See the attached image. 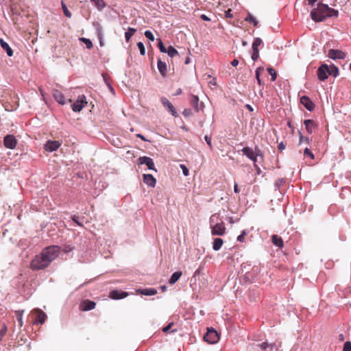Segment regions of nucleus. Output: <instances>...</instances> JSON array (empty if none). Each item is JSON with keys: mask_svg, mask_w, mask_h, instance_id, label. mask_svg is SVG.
Segmentation results:
<instances>
[{"mask_svg": "<svg viewBox=\"0 0 351 351\" xmlns=\"http://www.w3.org/2000/svg\"><path fill=\"white\" fill-rule=\"evenodd\" d=\"M32 312L36 315V320L34 324L40 323L43 324L45 323L47 318V315L42 310L39 308H35Z\"/></svg>", "mask_w": 351, "mask_h": 351, "instance_id": "nucleus-7", "label": "nucleus"}, {"mask_svg": "<svg viewBox=\"0 0 351 351\" xmlns=\"http://www.w3.org/2000/svg\"><path fill=\"white\" fill-rule=\"evenodd\" d=\"M174 323L171 322L169 323L167 326L164 327L162 328V331L165 333L168 332L169 330L171 328V327L173 326Z\"/></svg>", "mask_w": 351, "mask_h": 351, "instance_id": "nucleus-52", "label": "nucleus"}, {"mask_svg": "<svg viewBox=\"0 0 351 351\" xmlns=\"http://www.w3.org/2000/svg\"><path fill=\"white\" fill-rule=\"evenodd\" d=\"M223 243V241L220 238H216L214 239L213 243V249L215 251H218L221 249L222 245Z\"/></svg>", "mask_w": 351, "mask_h": 351, "instance_id": "nucleus-24", "label": "nucleus"}, {"mask_svg": "<svg viewBox=\"0 0 351 351\" xmlns=\"http://www.w3.org/2000/svg\"><path fill=\"white\" fill-rule=\"evenodd\" d=\"M204 140L206 141L207 145L209 146L210 149L213 148V145L211 143V138L207 135L204 136Z\"/></svg>", "mask_w": 351, "mask_h": 351, "instance_id": "nucleus-51", "label": "nucleus"}, {"mask_svg": "<svg viewBox=\"0 0 351 351\" xmlns=\"http://www.w3.org/2000/svg\"><path fill=\"white\" fill-rule=\"evenodd\" d=\"M161 103L162 106L167 108L173 117H176L178 116L174 106L167 98L162 97L161 99Z\"/></svg>", "mask_w": 351, "mask_h": 351, "instance_id": "nucleus-11", "label": "nucleus"}, {"mask_svg": "<svg viewBox=\"0 0 351 351\" xmlns=\"http://www.w3.org/2000/svg\"><path fill=\"white\" fill-rule=\"evenodd\" d=\"M278 149H279L280 151H282V150H284V149H285L286 145L284 144V143H283V142H280V143L278 144Z\"/></svg>", "mask_w": 351, "mask_h": 351, "instance_id": "nucleus-55", "label": "nucleus"}, {"mask_svg": "<svg viewBox=\"0 0 351 351\" xmlns=\"http://www.w3.org/2000/svg\"><path fill=\"white\" fill-rule=\"evenodd\" d=\"M136 29L132 27H129L128 31L125 33V40L127 42H129L131 37L134 35V34L136 32Z\"/></svg>", "mask_w": 351, "mask_h": 351, "instance_id": "nucleus-27", "label": "nucleus"}, {"mask_svg": "<svg viewBox=\"0 0 351 351\" xmlns=\"http://www.w3.org/2000/svg\"><path fill=\"white\" fill-rule=\"evenodd\" d=\"M238 64H239V61H238V60H237V59H234V60L231 62V64H232V66H237L238 65Z\"/></svg>", "mask_w": 351, "mask_h": 351, "instance_id": "nucleus-60", "label": "nucleus"}, {"mask_svg": "<svg viewBox=\"0 0 351 351\" xmlns=\"http://www.w3.org/2000/svg\"><path fill=\"white\" fill-rule=\"evenodd\" d=\"M241 151L249 159H253L254 156H256L254 150L249 147H243Z\"/></svg>", "mask_w": 351, "mask_h": 351, "instance_id": "nucleus-22", "label": "nucleus"}, {"mask_svg": "<svg viewBox=\"0 0 351 351\" xmlns=\"http://www.w3.org/2000/svg\"><path fill=\"white\" fill-rule=\"evenodd\" d=\"M311 18L315 22H322L328 17H337L339 12L329 8L328 5L318 3L317 7L312 9L310 12Z\"/></svg>", "mask_w": 351, "mask_h": 351, "instance_id": "nucleus-2", "label": "nucleus"}, {"mask_svg": "<svg viewBox=\"0 0 351 351\" xmlns=\"http://www.w3.org/2000/svg\"><path fill=\"white\" fill-rule=\"evenodd\" d=\"M220 221H223L222 219L220 218L219 215L215 213L210 216L209 223L210 226L212 227L214 226V224L219 223Z\"/></svg>", "mask_w": 351, "mask_h": 351, "instance_id": "nucleus-21", "label": "nucleus"}, {"mask_svg": "<svg viewBox=\"0 0 351 351\" xmlns=\"http://www.w3.org/2000/svg\"><path fill=\"white\" fill-rule=\"evenodd\" d=\"M80 40L86 45L87 49H90L93 47V43L90 39L86 38H80Z\"/></svg>", "mask_w": 351, "mask_h": 351, "instance_id": "nucleus-34", "label": "nucleus"}, {"mask_svg": "<svg viewBox=\"0 0 351 351\" xmlns=\"http://www.w3.org/2000/svg\"><path fill=\"white\" fill-rule=\"evenodd\" d=\"M166 53L171 58L178 55V51L172 46H169L167 49Z\"/></svg>", "mask_w": 351, "mask_h": 351, "instance_id": "nucleus-29", "label": "nucleus"}, {"mask_svg": "<svg viewBox=\"0 0 351 351\" xmlns=\"http://www.w3.org/2000/svg\"><path fill=\"white\" fill-rule=\"evenodd\" d=\"M272 243L278 247L282 248L283 247V241L282 238L276 234L272 236Z\"/></svg>", "mask_w": 351, "mask_h": 351, "instance_id": "nucleus-23", "label": "nucleus"}, {"mask_svg": "<svg viewBox=\"0 0 351 351\" xmlns=\"http://www.w3.org/2000/svg\"><path fill=\"white\" fill-rule=\"evenodd\" d=\"M260 347L265 351H274V346L273 344H269L267 342H264L260 345Z\"/></svg>", "mask_w": 351, "mask_h": 351, "instance_id": "nucleus-30", "label": "nucleus"}, {"mask_svg": "<svg viewBox=\"0 0 351 351\" xmlns=\"http://www.w3.org/2000/svg\"><path fill=\"white\" fill-rule=\"evenodd\" d=\"M262 40L260 38H256L252 43V49H258V46L262 44Z\"/></svg>", "mask_w": 351, "mask_h": 351, "instance_id": "nucleus-38", "label": "nucleus"}, {"mask_svg": "<svg viewBox=\"0 0 351 351\" xmlns=\"http://www.w3.org/2000/svg\"><path fill=\"white\" fill-rule=\"evenodd\" d=\"M95 303L94 302L90 301V300H85L82 304V309L83 311H90L95 307Z\"/></svg>", "mask_w": 351, "mask_h": 351, "instance_id": "nucleus-20", "label": "nucleus"}, {"mask_svg": "<svg viewBox=\"0 0 351 351\" xmlns=\"http://www.w3.org/2000/svg\"><path fill=\"white\" fill-rule=\"evenodd\" d=\"M246 230H243L241 234L237 237V241L243 242L245 241V237L246 236Z\"/></svg>", "mask_w": 351, "mask_h": 351, "instance_id": "nucleus-45", "label": "nucleus"}, {"mask_svg": "<svg viewBox=\"0 0 351 351\" xmlns=\"http://www.w3.org/2000/svg\"><path fill=\"white\" fill-rule=\"evenodd\" d=\"M158 48L162 53H166L167 48L163 45V43L162 42L161 39H158Z\"/></svg>", "mask_w": 351, "mask_h": 351, "instance_id": "nucleus-44", "label": "nucleus"}, {"mask_svg": "<svg viewBox=\"0 0 351 351\" xmlns=\"http://www.w3.org/2000/svg\"><path fill=\"white\" fill-rule=\"evenodd\" d=\"M300 103L308 110L312 111L315 108V104L307 96H302L300 98Z\"/></svg>", "mask_w": 351, "mask_h": 351, "instance_id": "nucleus-13", "label": "nucleus"}, {"mask_svg": "<svg viewBox=\"0 0 351 351\" xmlns=\"http://www.w3.org/2000/svg\"><path fill=\"white\" fill-rule=\"evenodd\" d=\"M61 5H62V10H63V12H64V14L68 17V18H71L72 14L71 13L69 12V10H68L66 4L64 3V1H62L61 3Z\"/></svg>", "mask_w": 351, "mask_h": 351, "instance_id": "nucleus-35", "label": "nucleus"}, {"mask_svg": "<svg viewBox=\"0 0 351 351\" xmlns=\"http://www.w3.org/2000/svg\"><path fill=\"white\" fill-rule=\"evenodd\" d=\"M181 276H182V272L181 271H176V272H174L171 275V278L169 280V284H171V285L175 284L179 280V278L181 277Z\"/></svg>", "mask_w": 351, "mask_h": 351, "instance_id": "nucleus-25", "label": "nucleus"}, {"mask_svg": "<svg viewBox=\"0 0 351 351\" xmlns=\"http://www.w3.org/2000/svg\"><path fill=\"white\" fill-rule=\"evenodd\" d=\"M299 143L301 144H306L308 145L310 143V140L308 137L303 136L302 134L300 135Z\"/></svg>", "mask_w": 351, "mask_h": 351, "instance_id": "nucleus-39", "label": "nucleus"}, {"mask_svg": "<svg viewBox=\"0 0 351 351\" xmlns=\"http://www.w3.org/2000/svg\"><path fill=\"white\" fill-rule=\"evenodd\" d=\"M103 77H104V80L106 84V85L108 86V87L109 88V90H110V92L112 93H114V88H112V86L108 83V82L107 81L106 78V76L104 75H103Z\"/></svg>", "mask_w": 351, "mask_h": 351, "instance_id": "nucleus-54", "label": "nucleus"}, {"mask_svg": "<svg viewBox=\"0 0 351 351\" xmlns=\"http://www.w3.org/2000/svg\"><path fill=\"white\" fill-rule=\"evenodd\" d=\"M328 56L333 60L336 59H344L346 56V53L339 49H331L328 52Z\"/></svg>", "mask_w": 351, "mask_h": 351, "instance_id": "nucleus-9", "label": "nucleus"}, {"mask_svg": "<svg viewBox=\"0 0 351 351\" xmlns=\"http://www.w3.org/2000/svg\"><path fill=\"white\" fill-rule=\"evenodd\" d=\"M71 250H72V248H71V247H69V246H66V247H65V249H64V251H65L66 252H71Z\"/></svg>", "mask_w": 351, "mask_h": 351, "instance_id": "nucleus-64", "label": "nucleus"}, {"mask_svg": "<svg viewBox=\"0 0 351 351\" xmlns=\"http://www.w3.org/2000/svg\"><path fill=\"white\" fill-rule=\"evenodd\" d=\"M267 71L271 77V81H275L276 79V73L275 70L272 68H268Z\"/></svg>", "mask_w": 351, "mask_h": 351, "instance_id": "nucleus-42", "label": "nucleus"}, {"mask_svg": "<svg viewBox=\"0 0 351 351\" xmlns=\"http://www.w3.org/2000/svg\"><path fill=\"white\" fill-rule=\"evenodd\" d=\"M23 313H24V311L23 310H19V311H16L15 312L16 313V318H17V320L19 322V326L20 327H22L23 325Z\"/></svg>", "mask_w": 351, "mask_h": 351, "instance_id": "nucleus-28", "label": "nucleus"}, {"mask_svg": "<svg viewBox=\"0 0 351 351\" xmlns=\"http://www.w3.org/2000/svg\"><path fill=\"white\" fill-rule=\"evenodd\" d=\"M211 228V233L213 235L222 236L226 232V226L223 221H220L219 223L214 224Z\"/></svg>", "mask_w": 351, "mask_h": 351, "instance_id": "nucleus-6", "label": "nucleus"}, {"mask_svg": "<svg viewBox=\"0 0 351 351\" xmlns=\"http://www.w3.org/2000/svg\"><path fill=\"white\" fill-rule=\"evenodd\" d=\"M329 74V66L326 64H322L317 69V75L320 81H324L327 79Z\"/></svg>", "mask_w": 351, "mask_h": 351, "instance_id": "nucleus-5", "label": "nucleus"}, {"mask_svg": "<svg viewBox=\"0 0 351 351\" xmlns=\"http://www.w3.org/2000/svg\"><path fill=\"white\" fill-rule=\"evenodd\" d=\"M226 17H232V15L231 14V10H228L226 12Z\"/></svg>", "mask_w": 351, "mask_h": 351, "instance_id": "nucleus-61", "label": "nucleus"}, {"mask_svg": "<svg viewBox=\"0 0 351 351\" xmlns=\"http://www.w3.org/2000/svg\"><path fill=\"white\" fill-rule=\"evenodd\" d=\"M138 163L140 165H145L147 168L150 170H154L156 171V169L154 167V162L153 160L147 156H143L140 157L138 158Z\"/></svg>", "mask_w": 351, "mask_h": 351, "instance_id": "nucleus-12", "label": "nucleus"}, {"mask_svg": "<svg viewBox=\"0 0 351 351\" xmlns=\"http://www.w3.org/2000/svg\"><path fill=\"white\" fill-rule=\"evenodd\" d=\"M136 136L140 138L141 140L144 141H147V139L145 138L144 136H143L142 134H136Z\"/></svg>", "mask_w": 351, "mask_h": 351, "instance_id": "nucleus-63", "label": "nucleus"}, {"mask_svg": "<svg viewBox=\"0 0 351 351\" xmlns=\"http://www.w3.org/2000/svg\"><path fill=\"white\" fill-rule=\"evenodd\" d=\"M329 75H332L334 77H337L339 72L337 67L334 65H331L330 66H329Z\"/></svg>", "mask_w": 351, "mask_h": 351, "instance_id": "nucleus-36", "label": "nucleus"}, {"mask_svg": "<svg viewBox=\"0 0 351 351\" xmlns=\"http://www.w3.org/2000/svg\"><path fill=\"white\" fill-rule=\"evenodd\" d=\"M3 143L6 148L12 149L15 148L17 141L13 135H7L4 137Z\"/></svg>", "mask_w": 351, "mask_h": 351, "instance_id": "nucleus-8", "label": "nucleus"}, {"mask_svg": "<svg viewBox=\"0 0 351 351\" xmlns=\"http://www.w3.org/2000/svg\"><path fill=\"white\" fill-rule=\"evenodd\" d=\"M0 45L2 49L5 51L7 55L10 57L13 56V51L11 49V47L9 46V45L4 41L3 39L0 38Z\"/></svg>", "mask_w": 351, "mask_h": 351, "instance_id": "nucleus-18", "label": "nucleus"}, {"mask_svg": "<svg viewBox=\"0 0 351 351\" xmlns=\"http://www.w3.org/2000/svg\"><path fill=\"white\" fill-rule=\"evenodd\" d=\"M190 103L196 111H198L199 97L196 95H192L190 99Z\"/></svg>", "mask_w": 351, "mask_h": 351, "instance_id": "nucleus-26", "label": "nucleus"}, {"mask_svg": "<svg viewBox=\"0 0 351 351\" xmlns=\"http://www.w3.org/2000/svg\"><path fill=\"white\" fill-rule=\"evenodd\" d=\"M73 220L79 226H82V223L78 220V217L76 216H74L73 217Z\"/></svg>", "mask_w": 351, "mask_h": 351, "instance_id": "nucleus-57", "label": "nucleus"}, {"mask_svg": "<svg viewBox=\"0 0 351 351\" xmlns=\"http://www.w3.org/2000/svg\"><path fill=\"white\" fill-rule=\"evenodd\" d=\"M200 17L203 21H210V19L206 14H202Z\"/></svg>", "mask_w": 351, "mask_h": 351, "instance_id": "nucleus-58", "label": "nucleus"}, {"mask_svg": "<svg viewBox=\"0 0 351 351\" xmlns=\"http://www.w3.org/2000/svg\"><path fill=\"white\" fill-rule=\"evenodd\" d=\"M143 181L146 184L152 187H154L156 183V179L151 174H144Z\"/></svg>", "mask_w": 351, "mask_h": 351, "instance_id": "nucleus-15", "label": "nucleus"}, {"mask_svg": "<svg viewBox=\"0 0 351 351\" xmlns=\"http://www.w3.org/2000/svg\"><path fill=\"white\" fill-rule=\"evenodd\" d=\"M304 156H309L311 159L314 158L313 154L310 151V149L308 147H306L304 152Z\"/></svg>", "mask_w": 351, "mask_h": 351, "instance_id": "nucleus-48", "label": "nucleus"}, {"mask_svg": "<svg viewBox=\"0 0 351 351\" xmlns=\"http://www.w3.org/2000/svg\"><path fill=\"white\" fill-rule=\"evenodd\" d=\"M87 104L85 95H80L77 101L72 105V110L74 112H80Z\"/></svg>", "mask_w": 351, "mask_h": 351, "instance_id": "nucleus-4", "label": "nucleus"}, {"mask_svg": "<svg viewBox=\"0 0 351 351\" xmlns=\"http://www.w3.org/2000/svg\"><path fill=\"white\" fill-rule=\"evenodd\" d=\"M343 351H351V342L346 341L343 345Z\"/></svg>", "mask_w": 351, "mask_h": 351, "instance_id": "nucleus-49", "label": "nucleus"}, {"mask_svg": "<svg viewBox=\"0 0 351 351\" xmlns=\"http://www.w3.org/2000/svg\"><path fill=\"white\" fill-rule=\"evenodd\" d=\"M264 71V69L263 67H258L256 70V78L257 80V82L258 84L261 86L262 84L261 80L260 79V75L261 72Z\"/></svg>", "mask_w": 351, "mask_h": 351, "instance_id": "nucleus-37", "label": "nucleus"}, {"mask_svg": "<svg viewBox=\"0 0 351 351\" xmlns=\"http://www.w3.org/2000/svg\"><path fill=\"white\" fill-rule=\"evenodd\" d=\"M145 36L149 40H151V41H154V34H152V32L151 31H149V30L145 31Z\"/></svg>", "mask_w": 351, "mask_h": 351, "instance_id": "nucleus-43", "label": "nucleus"}, {"mask_svg": "<svg viewBox=\"0 0 351 351\" xmlns=\"http://www.w3.org/2000/svg\"><path fill=\"white\" fill-rule=\"evenodd\" d=\"M60 254V247L52 245L45 247L41 253L36 255L31 262L30 267L33 270H41L48 267Z\"/></svg>", "mask_w": 351, "mask_h": 351, "instance_id": "nucleus-1", "label": "nucleus"}, {"mask_svg": "<svg viewBox=\"0 0 351 351\" xmlns=\"http://www.w3.org/2000/svg\"><path fill=\"white\" fill-rule=\"evenodd\" d=\"M128 295L127 292L113 290L110 293V298L113 300H119L125 298Z\"/></svg>", "mask_w": 351, "mask_h": 351, "instance_id": "nucleus-14", "label": "nucleus"}, {"mask_svg": "<svg viewBox=\"0 0 351 351\" xmlns=\"http://www.w3.org/2000/svg\"><path fill=\"white\" fill-rule=\"evenodd\" d=\"M252 50H253V53L252 54V59L254 61H256L259 57L258 49H252Z\"/></svg>", "mask_w": 351, "mask_h": 351, "instance_id": "nucleus-47", "label": "nucleus"}, {"mask_svg": "<svg viewBox=\"0 0 351 351\" xmlns=\"http://www.w3.org/2000/svg\"><path fill=\"white\" fill-rule=\"evenodd\" d=\"M157 291L154 289H145L141 291V293L145 295H154Z\"/></svg>", "mask_w": 351, "mask_h": 351, "instance_id": "nucleus-33", "label": "nucleus"}, {"mask_svg": "<svg viewBox=\"0 0 351 351\" xmlns=\"http://www.w3.org/2000/svg\"><path fill=\"white\" fill-rule=\"evenodd\" d=\"M96 32H97V36L98 39L99 40L104 39L103 29H102V27L99 24H97L96 26Z\"/></svg>", "mask_w": 351, "mask_h": 351, "instance_id": "nucleus-31", "label": "nucleus"}, {"mask_svg": "<svg viewBox=\"0 0 351 351\" xmlns=\"http://www.w3.org/2000/svg\"><path fill=\"white\" fill-rule=\"evenodd\" d=\"M180 167L182 171L183 174L185 176H187L189 175V169H187V167L184 165H182V164L180 165Z\"/></svg>", "mask_w": 351, "mask_h": 351, "instance_id": "nucleus-50", "label": "nucleus"}, {"mask_svg": "<svg viewBox=\"0 0 351 351\" xmlns=\"http://www.w3.org/2000/svg\"><path fill=\"white\" fill-rule=\"evenodd\" d=\"M234 193H239V192H240V190H239V189L238 185H237V183H234Z\"/></svg>", "mask_w": 351, "mask_h": 351, "instance_id": "nucleus-59", "label": "nucleus"}, {"mask_svg": "<svg viewBox=\"0 0 351 351\" xmlns=\"http://www.w3.org/2000/svg\"><path fill=\"white\" fill-rule=\"evenodd\" d=\"M53 95L55 99L60 104L64 105L66 103L64 95L58 90H54Z\"/></svg>", "mask_w": 351, "mask_h": 351, "instance_id": "nucleus-16", "label": "nucleus"}, {"mask_svg": "<svg viewBox=\"0 0 351 351\" xmlns=\"http://www.w3.org/2000/svg\"><path fill=\"white\" fill-rule=\"evenodd\" d=\"M137 47L140 51L141 55L144 56L145 54V49L143 43L142 42H138L137 43Z\"/></svg>", "mask_w": 351, "mask_h": 351, "instance_id": "nucleus-40", "label": "nucleus"}, {"mask_svg": "<svg viewBox=\"0 0 351 351\" xmlns=\"http://www.w3.org/2000/svg\"><path fill=\"white\" fill-rule=\"evenodd\" d=\"M254 153L255 154L256 156H261V157H263V154H262V152L261 151V149L258 147H256L254 150Z\"/></svg>", "mask_w": 351, "mask_h": 351, "instance_id": "nucleus-53", "label": "nucleus"}, {"mask_svg": "<svg viewBox=\"0 0 351 351\" xmlns=\"http://www.w3.org/2000/svg\"><path fill=\"white\" fill-rule=\"evenodd\" d=\"M7 332V327L3 325L2 328L0 329V341L2 340L3 337L5 335Z\"/></svg>", "mask_w": 351, "mask_h": 351, "instance_id": "nucleus-46", "label": "nucleus"}, {"mask_svg": "<svg viewBox=\"0 0 351 351\" xmlns=\"http://www.w3.org/2000/svg\"><path fill=\"white\" fill-rule=\"evenodd\" d=\"M90 1L93 2L99 10H101L106 6L104 0H90Z\"/></svg>", "mask_w": 351, "mask_h": 351, "instance_id": "nucleus-32", "label": "nucleus"}, {"mask_svg": "<svg viewBox=\"0 0 351 351\" xmlns=\"http://www.w3.org/2000/svg\"><path fill=\"white\" fill-rule=\"evenodd\" d=\"M317 0H308V3L309 5L313 6Z\"/></svg>", "mask_w": 351, "mask_h": 351, "instance_id": "nucleus-62", "label": "nucleus"}, {"mask_svg": "<svg viewBox=\"0 0 351 351\" xmlns=\"http://www.w3.org/2000/svg\"><path fill=\"white\" fill-rule=\"evenodd\" d=\"M245 21H248V22H252L254 23V25H257L258 24V21L256 20V19L252 16L250 14H249L247 15V16L246 17L245 19Z\"/></svg>", "mask_w": 351, "mask_h": 351, "instance_id": "nucleus-41", "label": "nucleus"}, {"mask_svg": "<svg viewBox=\"0 0 351 351\" xmlns=\"http://www.w3.org/2000/svg\"><path fill=\"white\" fill-rule=\"evenodd\" d=\"M61 145V143L58 141H48L45 144V149L47 152L56 151Z\"/></svg>", "mask_w": 351, "mask_h": 351, "instance_id": "nucleus-10", "label": "nucleus"}, {"mask_svg": "<svg viewBox=\"0 0 351 351\" xmlns=\"http://www.w3.org/2000/svg\"><path fill=\"white\" fill-rule=\"evenodd\" d=\"M219 339L218 333L213 328L208 329L207 332L204 336V341L210 344L217 343Z\"/></svg>", "mask_w": 351, "mask_h": 351, "instance_id": "nucleus-3", "label": "nucleus"}, {"mask_svg": "<svg viewBox=\"0 0 351 351\" xmlns=\"http://www.w3.org/2000/svg\"><path fill=\"white\" fill-rule=\"evenodd\" d=\"M157 67L161 75L165 76L167 70V64L165 62H162L160 59H158Z\"/></svg>", "mask_w": 351, "mask_h": 351, "instance_id": "nucleus-17", "label": "nucleus"}, {"mask_svg": "<svg viewBox=\"0 0 351 351\" xmlns=\"http://www.w3.org/2000/svg\"><path fill=\"white\" fill-rule=\"evenodd\" d=\"M304 123L308 133H313L316 126L315 122L313 120L306 119L304 121Z\"/></svg>", "mask_w": 351, "mask_h": 351, "instance_id": "nucleus-19", "label": "nucleus"}, {"mask_svg": "<svg viewBox=\"0 0 351 351\" xmlns=\"http://www.w3.org/2000/svg\"><path fill=\"white\" fill-rule=\"evenodd\" d=\"M182 114L184 117H188L191 114V111H190V110L185 109L183 111Z\"/></svg>", "mask_w": 351, "mask_h": 351, "instance_id": "nucleus-56", "label": "nucleus"}]
</instances>
